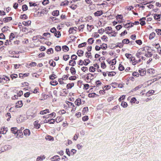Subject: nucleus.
I'll return each mask as SVG.
<instances>
[{
  "label": "nucleus",
  "mask_w": 161,
  "mask_h": 161,
  "mask_svg": "<svg viewBox=\"0 0 161 161\" xmlns=\"http://www.w3.org/2000/svg\"><path fill=\"white\" fill-rule=\"evenodd\" d=\"M51 36H54L57 38H59L60 36V32L58 31H57L56 29L54 28L51 29Z\"/></svg>",
  "instance_id": "nucleus-1"
},
{
  "label": "nucleus",
  "mask_w": 161,
  "mask_h": 161,
  "mask_svg": "<svg viewBox=\"0 0 161 161\" xmlns=\"http://www.w3.org/2000/svg\"><path fill=\"white\" fill-rule=\"evenodd\" d=\"M110 64V68L112 70H114L115 68V65L116 64V61L115 59H114L108 61V62Z\"/></svg>",
  "instance_id": "nucleus-2"
},
{
  "label": "nucleus",
  "mask_w": 161,
  "mask_h": 161,
  "mask_svg": "<svg viewBox=\"0 0 161 161\" xmlns=\"http://www.w3.org/2000/svg\"><path fill=\"white\" fill-rule=\"evenodd\" d=\"M145 53V51L144 49L141 48L139 49L137 51V53L136 54V56L139 58L142 57L141 56V55L144 54Z\"/></svg>",
  "instance_id": "nucleus-3"
},
{
  "label": "nucleus",
  "mask_w": 161,
  "mask_h": 161,
  "mask_svg": "<svg viewBox=\"0 0 161 161\" xmlns=\"http://www.w3.org/2000/svg\"><path fill=\"white\" fill-rule=\"evenodd\" d=\"M91 58L90 55H88V57L86 56V58L84 60V65L87 66L91 62Z\"/></svg>",
  "instance_id": "nucleus-4"
},
{
  "label": "nucleus",
  "mask_w": 161,
  "mask_h": 161,
  "mask_svg": "<svg viewBox=\"0 0 161 161\" xmlns=\"http://www.w3.org/2000/svg\"><path fill=\"white\" fill-rule=\"evenodd\" d=\"M96 86H95L94 87V89L96 90H98L101 88L103 87L102 86V83L99 80L97 81L96 82Z\"/></svg>",
  "instance_id": "nucleus-5"
},
{
  "label": "nucleus",
  "mask_w": 161,
  "mask_h": 161,
  "mask_svg": "<svg viewBox=\"0 0 161 161\" xmlns=\"http://www.w3.org/2000/svg\"><path fill=\"white\" fill-rule=\"evenodd\" d=\"M106 33L108 34L110 36L113 37H115L117 34V32L114 31H113L112 29L110 32H108V31L106 32Z\"/></svg>",
  "instance_id": "nucleus-6"
},
{
  "label": "nucleus",
  "mask_w": 161,
  "mask_h": 161,
  "mask_svg": "<svg viewBox=\"0 0 161 161\" xmlns=\"http://www.w3.org/2000/svg\"><path fill=\"white\" fill-rule=\"evenodd\" d=\"M77 28L76 27H71L69 30V32L70 34H75L76 32Z\"/></svg>",
  "instance_id": "nucleus-7"
},
{
  "label": "nucleus",
  "mask_w": 161,
  "mask_h": 161,
  "mask_svg": "<svg viewBox=\"0 0 161 161\" xmlns=\"http://www.w3.org/2000/svg\"><path fill=\"white\" fill-rule=\"evenodd\" d=\"M23 103L22 101H19L16 103L15 107L17 108H19L22 106Z\"/></svg>",
  "instance_id": "nucleus-8"
},
{
  "label": "nucleus",
  "mask_w": 161,
  "mask_h": 161,
  "mask_svg": "<svg viewBox=\"0 0 161 161\" xmlns=\"http://www.w3.org/2000/svg\"><path fill=\"white\" fill-rule=\"evenodd\" d=\"M131 61H132V64L135 65L136 63H139L141 61V59H139L138 60H136L134 58H131Z\"/></svg>",
  "instance_id": "nucleus-9"
},
{
  "label": "nucleus",
  "mask_w": 161,
  "mask_h": 161,
  "mask_svg": "<svg viewBox=\"0 0 161 161\" xmlns=\"http://www.w3.org/2000/svg\"><path fill=\"white\" fill-rule=\"evenodd\" d=\"M47 115L45 116H44V117L46 118V119L44 120V123H49L50 124V118H49V116H48L47 117Z\"/></svg>",
  "instance_id": "nucleus-10"
},
{
  "label": "nucleus",
  "mask_w": 161,
  "mask_h": 161,
  "mask_svg": "<svg viewBox=\"0 0 161 161\" xmlns=\"http://www.w3.org/2000/svg\"><path fill=\"white\" fill-rule=\"evenodd\" d=\"M94 67H95V69L98 72H101V71L99 68V65L97 64H93Z\"/></svg>",
  "instance_id": "nucleus-11"
},
{
  "label": "nucleus",
  "mask_w": 161,
  "mask_h": 161,
  "mask_svg": "<svg viewBox=\"0 0 161 161\" xmlns=\"http://www.w3.org/2000/svg\"><path fill=\"white\" fill-rule=\"evenodd\" d=\"M24 134L26 136H29L30 134V130L28 129H26L24 131Z\"/></svg>",
  "instance_id": "nucleus-12"
},
{
  "label": "nucleus",
  "mask_w": 161,
  "mask_h": 161,
  "mask_svg": "<svg viewBox=\"0 0 161 161\" xmlns=\"http://www.w3.org/2000/svg\"><path fill=\"white\" fill-rule=\"evenodd\" d=\"M45 158V156L44 155H42L40 156H38L36 159V161H42L43 159Z\"/></svg>",
  "instance_id": "nucleus-13"
},
{
  "label": "nucleus",
  "mask_w": 161,
  "mask_h": 161,
  "mask_svg": "<svg viewBox=\"0 0 161 161\" xmlns=\"http://www.w3.org/2000/svg\"><path fill=\"white\" fill-rule=\"evenodd\" d=\"M130 102L132 103H136L137 104H138L139 103V102L138 101H137V100L135 97H133L131 98V100L130 101Z\"/></svg>",
  "instance_id": "nucleus-14"
},
{
  "label": "nucleus",
  "mask_w": 161,
  "mask_h": 161,
  "mask_svg": "<svg viewBox=\"0 0 161 161\" xmlns=\"http://www.w3.org/2000/svg\"><path fill=\"white\" fill-rule=\"evenodd\" d=\"M12 19V18L11 17H9L4 18L3 19V20L5 23H7L11 21Z\"/></svg>",
  "instance_id": "nucleus-15"
},
{
  "label": "nucleus",
  "mask_w": 161,
  "mask_h": 161,
  "mask_svg": "<svg viewBox=\"0 0 161 161\" xmlns=\"http://www.w3.org/2000/svg\"><path fill=\"white\" fill-rule=\"evenodd\" d=\"M11 131L13 133L16 134L17 133L18 130L17 127H12L11 128Z\"/></svg>",
  "instance_id": "nucleus-16"
},
{
  "label": "nucleus",
  "mask_w": 161,
  "mask_h": 161,
  "mask_svg": "<svg viewBox=\"0 0 161 161\" xmlns=\"http://www.w3.org/2000/svg\"><path fill=\"white\" fill-rule=\"evenodd\" d=\"M84 51L81 50H79L77 51V54L79 57L82 56L83 55Z\"/></svg>",
  "instance_id": "nucleus-17"
},
{
  "label": "nucleus",
  "mask_w": 161,
  "mask_h": 161,
  "mask_svg": "<svg viewBox=\"0 0 161 161\" xmlns=\"http://www.w3.org/2000/svg\"><path fill=\"white\" fill-rule=\"evenodd\" d=\"M89 71L90 72L92 73H94L96 71L93 65L90 67L89 68Z\"/></svg>",
  "instance_id": "nucleus-18"
},
{
  "label": "nucleus",
  "mask_w": 161,
  "mask_h": 161,
  "mask_svg": "<svg viewBox=\"0 0 161 161\" xmlns=\"http://www.w3.org/2000/svg\"><path fill=\"white\" fill-rule=\"evenodd\" d=\"M38 121L36 120L34 122V124L35 127L37 129H39L40 126V125L38 124Z\"/></svg>",
  "instance_id": "nucleus-19"
},
{
  "label": "nucleus",
  "mask_w": 161,
  "mask_h": 161,
  "mask_svg": "<svg viewBox=\"0 0 161 161\" xmlns=\"http://www.w3.org/2000/svg\"><path fill=\"white\" fill-rule=\"evenodd\" d=\"M103 13L102 11H98L95 13L94 15L95 16H98L102 15Z\"/></svg>",
  "instance_id": "nucleus-20"
},
{
  "label": "nucleus",
  "mask_w": 161,
  "mask_h": 161,
  "mask_svg": "<svg viewBox=\"0 0 161 161\" xmlns=\"http://www.w3.org/2000/svg\"><path fill=\"white\" fill-rule=\"evenodd\" d=\"M88 111V108L87 107H85L83 108V110L82 111V113L83 115L86 114Z\"/></svg>",
  "instance_id": "nucleus-21"
},
{
  "label": "nucleus",
  "mask_w": 161,
  "mask_h": 161,
  "mask_svg": "<svg viewBox=\"0 0 161 161\" xmlns=\"http://www.w3.org/2000/svg\"><path fill=\"white\" fill-rule=\"evenodd\" d=\"M76 64V62L75 61L73 60H70L69 62V64L72 66H73Z\"/></svg>",
  "instance_id": "nucleus-22"
},
{
  "label": "nucleus",
  "mask_w": 161,
  "mask_h": 161,
  "mask_svg": "<svg viewBox=\"0 0 161 161\" xmlns=\"http://www.w3.org/2000/svg\"><path fill=\"white\" fill-rule=\"evenodd\" d=\"M62 49L64 52H67L69 50V48L68 47L65 45L62 47Z\"/></svg>",
  "instance_id": "nucleus-23"
},
{
  "label": "nucleus",
  "mask_w": 161,
  "mask_h": 161,
  "mask_svg": "<svg viewBox=\"0 0 161 161\" xmlns=\"http://www.w3.org/2000/svg\"><path fill=\"white\" fill-rule=\"evenodd\" d=\"M59 14V11L58 10H56L54 11L52 13V15L53 16H58Z\"/></svg>",
  "instance_id": "nucleus-24"
},
{
  "label": "nucleus",
  "mask_w": 161,
  "mask_h": 161,
  "mask_svg": "<svg viewBox=\"0 0 161 161\" xmlns=\"http://www.w3.org/2000/svg\"><path fill=\"white\" fill-rule=\"evenodd\" d=\"M31 21L29 20L27 22L24 21L22 22L23 24L25 26H28L31 24Z\"/></svg>",
  "instance_id": "nucleus-25"
},
{
  "label": "nucleus",
  "mask_w": 161,
  "mask_h": 161,
  "mask_svg": "<svg viewBox=\"0 0 161 161\" xmlns=\"http://www.w3.org/2000/svg\"><path fill=\"white\" fill-rule=\"evenodd\" d=\"M70 72L73 75H75L76 73V70L75 69L74 67H71L70 69Z\"/></svg>",
  "instance_id": "nucleus-26"
},
{
  "label": "nucleus",
  "mask_w": 161,
  "mask_h": 161,
  "mask_svg": "<svg viewBox=\"0 0 161 161\" xmlns=\"http://www.w3.org/2000/svg\"><path fill=\"white\" fill-rule=\"evenodd\" d=\"M133 23H128L125 25V26L127 28H129L132 27L133 25Z\"/></svg>",
  "instance_id": "nucleus-27"
},
{
  "label": "nucleus",
  "mask_w": 161,
  "mask_h": 161,
  "mask_svg": "<svg viewBox=\"0 0 161 161\" xmlns=\"http://www.w3.org/2000/svg\"><path fill=\"white\" fill-rule=\"evenodd\" d=\"M139 72L140 73V75L141 76H143L145 75L146 73V71L143 70L142 69L141 70H139Z\"/></svg>",
  "instance_id": "nucleus-28"
},
{
  "label": "nucleus",
  "mask_w": 161,
  "mask_h": 161,
  "mask_svg": "<svg viewBox=\"0 0 161 161\" xmlns=\"http://www.w3.org/2000/svg\"><path fill=\"white\" fill-rule=\"evenodd\" d=\"M81 103V100L80 99H77L75 101V104L77 106H80Z\"/></svg>",
  "instance_id": "nucleus-29"
},
{
  "label": "nucleus",
  "mask_w": 161,
  "mask_h": 161,
  "mask_svg": "<svg viewBox=\"0 0 161 161\" xmlns=\"http://www.w3.org/2000/svg\"><path fill=\"white\" fill-rule=\"evenodd\" d=\"M101 47L102 49L105 50L107 47V45L106 44L103 43L102 45H101Z\"/></svg>",
  "instance_id": "nucleus-30"
},
{
  "label": "nucleus",
  "mask_w": 161,
  "mask_h": 161,
  "mask_svg": "<svg viewBox=\"0 0 161 161\" xmlns=\"http://www.w3.org/2000/svg\"><path fill=\"white\" fill-rule=\"evenodd\" d=\"M86 45V42H84L81 43L78 45V47L79 48H82L83 47H85Z\"/></svg>",
  "instance_id": "nucleus-31"
},
{
  "label": "nucleus",
  "mask_w": 161,
  "mask_h": 161,
  "mask_svg": "<svg viewBox=\"0 0 161 161\" xmlns=\"http://www.w3.org/2000/svg\"><path fill=\"white\" fill-rule=\"evenodd\" d=\"M121 106L124 108H126L127 107V103L125 102H122L121 104Z\"/></svg>",
  "instance_id": "nucleus-32"
},
{
  "label": "nucleus",
  "mask_w": 161,
  "mask_h": 161,
  "mask_svg": "<svg viewBox=\"0 0 161 161\" xmlns=\"http://www.w3.org/2000/svg\"><path fill=\"white\" fill-rule=\"evenodd\" d=\"M74 86V83H69L67 85V89L71 88Z\"/></svg>",
  "instance_id": "nucleus-33"
},
{
  "label": "nucleus",
  "mask_w": 161,
  "mask_h": 161,
  "mask_svg": "<svg viewBox=\"0 0 161 161\" xmlns=\"http://www.w3.org/2000/svg\"><path fill=\"white\" fill-rule=\"evenodd\" d=\"M22 9L23 11H25L28 9V7L26 4H24L22 6Z\"/></svg>",
  "instance_id": "nucleus-34"
},
{
  "label": "nucleus",
  "mask_w": 161,
  "mask_h": 161,
  "mask_svg": "<svg viewBox=\"0 0 161 161\" xmlns=\"http://www.w3.org/2000/svg\"><path fill=\"white\" fill-rule=\"evenodd\" d=\"M154 18L155 19H158L160 18V15L159 14H155L154 15Z\"/></svg>",
  "instance_id": "nucleus-35"
},
{
  "label": "nucleus",
  "mask_w": 161,
  "mask_h": 161,
  "mask_svg": "<svg viewBox=\"0 0 161 161\" xmlns=\"http://www.w3.org/2000/svg\"><path fill=\"white\" fill-rule=\"evenodd\" d=\"M97 95L96 94L94 93H89L88 95V96L89 97H95Z\"/></svg>",
  "instance_id": "nucleus-36"
},
{
  "label": "nucleus",
  "mask_w": 161,
  "mask_h": 161,
  "mask_svg": "<svg viewBox=\"0 0 161 161\" xmlns=\"http://www.w3.org/2000/svg\"><path fill=\"white\" fill-rule=\"evenodd\" d=\"M155 33L153 32H152L151 34H150L149 38L150 39H152L153 38L155 37Z\"/></svg>",
  "instance_id": "nucleus-37"
},
{
  "label": "nucleus",
  "mask_w": 161,
  "mask_h": 161,
  "mask_svg": "<svg viewBox=\"0 0 161 161\" xmlns=\"http://www.w3.org/2000/svg\"><path fill=\"white\" fill-rule=\"evenodd\" d=\"M58 84V82L56 80H51V85L55 86Z\"/></svg>",
  "instance_id": "nucleus-38"
},
{
  "label": "nucleus",
  "mask_w": 161,
  "mask_h": 161,
  "mask_svg": "<svg viewBox=\"0 0 161 161\" xmlns=\"http://www.w3.org/2000/svg\"><path fill=\"white\" fill-rule=\"evenodd\" d=\"M145 19V18H143L142 19H140V24L141 25H144L145 24V22L144 21V20Z\"/></svg>",
  "instance_id": "nucleus-39"
},
{
  "label": "nucleus",
  "mask_w": 161,
  "mask_h": 161,
  "mask_svg": "<svg viewBox=\"0 0 161 161\" xmlns=\"http://www.w3.org/2000/svg\"><path fill=\"white\" fill-rule=\"evenodd\" d=\"M18 134L17 136H18V135H19V137H20L22 138L23 136H22L23 135V133L21 132V130H18V132H17Z\"/></svg>",
  "instance_id": "nucleus-40"
},
{
  "label": "nucleus",
  "mask_w": 161,
  "mask_h": 161,
  "mask_svg": "<svg viewBox=\"0 0 161 161\" xmlns=\"http://www.w3.org/2000/svg\"><path fill=\"white\" fill-rule=\"evenodd\" d=\"M8 27L4 26L2 29V31L3 32H4L8 30Z\"/></svg>",
  "instance_id": "nucleus-41"
},
{
  "label": "nucleus",
  "mask_w": 161,
  "mask_h": 161,
  "mask_svg": "<svg viewBox=\"0 0 161 161\" xmlns=\"http://www.w3.org/2000/svg\"><path fill=\"white\" fill-rule=\"evenodd\" d=\"M132 75L134 77H138L139 76V74L137 72H134L132 73Z\"/></svg>",
  "instance_id": "nucleus-42"
},
{
  "label": "nucleus",
  "mask_w": 161,
  "mask_h": 161,
  "mask_svg": "<svg viewBox=\"0 0 161 161\" xmlns=\"http://www.w3.org/2000/svg\"><path fill=\"white\" fill-rule=\"evenodd\" d=\"M14 37H15V36L14 35V34L13 33H11L10 34V36H9L10 40L11 41V40H13V38H14Z\"/></svg>",
  "instance_id": "nucleus-43"
},
{
  "label": "nucleus",
  "mask_w": 161,
  "mask_h": 161,
  "mask_svg": "<svg viewBox=\"0 0 161 161\" xmlns=\"http://www.w3.org/2000/svg\"><path fill=\"white\" fill-rule=\"evenodd\" d=\"M58 81L60 84H65L66 83L65 81L63 79L61 78L59 79Z\"/></svg>",
  "instance_id": "nucleus-44"
},
{
  "label": "nucleus",
  "mask_w": 161,
  "mask_h": 161,
  "mask_svg": "<svg viewBox=\"0 0 161 161\" xmlns=\"http://www.w3.org/2000/svg\"><path fill=\"white\" fill-rule=\"evenodd\" d=\"M20 18L22 19H26L27 18V16L25 14H23L21 15Z\"/></svg>",
  "instance_id": "nucleus-45"
},
{
  "label": "nucleus",
  "mask_w": 161,
  "mask_h": 161,
  "mask_svg": "<svg viewBox=\"0 0 161 161\" xmlns=\"http://www.w3.org/2000/svg\"><path fill=\"white\" fill-rule=\"evenodd\" d=\"M87 28L88 31H90L94 27L93 25H87Z\"/></svg>",
  "instance_id": "nucleus-46"
},
{
  "label": "nucleus",
  "mask_w": 161,
  "mask_h": 161,
  "mask_svg": "<svg viewBox=\"0 0 161 161\" xmlns=\"http://www.w3.org/2000/svg\"><path fill=\"white\" fill-rule=\"evenodd\" d=\"M69 58V56L68 55H64L63 56V58L64 60L66 61L68 60Z\"/></svg>",
  "instance_id": "nucleus-47"
},
{
  "label": "nucleus",
  "mask_w": 161,
  "mask_h": 161,
  "mask_svg": "<svg viewBox=\"0 0 161 161\" xmlns=\"http://www.w3.org/2000/svg\"><path fill=\"white\" fill-rule=\"evenodd\" d=\"M112 30V28L111 27H107L105 29L106 33L108 31V32H110Z\"/></svg>",
  "instance_id": "nucleus-48"
},
{
  "label": "nucleus",
  "mask_w": 161,
  "mask_h": 161,
  "mask_svg": "<svg viewBox=\"0 0 161 161\" xmlns=\"http://www.w3.org/2000/svg\"><path fill=\"white\" fill-rule=\"evenodd\" d=\"M94 40L92 38L89 39L88 40V42L90 44H92L93 43Z\"/></svg>",
  "instance_id": "nucleus-49"
},
{
  "label": "nucleus",
  "mask_w": 161,
  "mask_h": 161,
  "mask_svg": "<svg viewBox=\"0 0 161 161\" xmlns=\"http://www.w3.org/2000/svg\"><path fill=\"white\" fill-rule=\"evenodd\" d=\"M18 76V75L17 74H13L10 75V78L13 80L14 78H16Z\"/></svg>",
  "instance_id": "nucleus-50"
},
{
  "label": "nucleus",
  "mask_w": 161,
  "mask_h": 161,
  "mask_svg": "<svg viewBox=\"0 0 161 161\" xmlns=\"http://www.w3.org/2000/svg\"><path fill=\"white\" fill-rule=\"evenodd\" d=\"M88 68L87 67H86L83 66V67H82L81 68V70L82 71H83V72H86V71H87L88 70Z\"/></svg>",
  "instance_id": "nucleus-51"
},
{
  "label": "nucleus",
  "mask_w": 161,
  "mask_h": 161,
  "mask_svg": "<svg viewBox=\"0 0 161 161\" xmlns=\"http://www.w3.org/2000/svg\"><path fill=\"white\" fill-rule=\"evenodd\" d=\"M103 89L104 90H107L109 89H110L111 88V87L109 85H107L106 86H105L104 87H102Z\"/></svg>",
  "instance_id": "nucleus-52"
},
{
  "label": "nucleus",
  "mask_w": 161,
  "mask_h": 161,
  "mask_svg": "<svg viewBox=\"0 0 161 161\" xmlns=\"http://www.w3.org/2000/svg\"><path fill=\"white\" fill-rule=\"evenodd\" d=\"M119 69L120 71H122L124 69V68L121 64H120L119 67Z\"/></svg>",
  "instance_id": "nucleus-53"
},
{
  "label": "nucleus",
  "mask_w": 161,
  "mask_h": 161,
  "mask_svg": "<svg viewBox=\"0 0 161 161\" xmlns=\"http://www.w3.org/2000/svg\"><path fill=\"white\" fill-rule=\"evenodd\" d=\"M107 37L105 36H103L101 37V39L104 42H106L107 41Z\"/></svg>",
  "instance_id": "nucleus-54"
},
{
  "label": "nucleus",
  "mask_w": 161,
  "mask_h": 161,
  "mask_svg": "<svg viewBox=\"0 0 161 161\" xmlns=\"http://www.w3.org/2000/svg\"><path fill=\"white\" fill-rule=\"evenodd\" d=\"M49 3V0H44L42 2V3L43 5H46Z\"/></svg>",
  "instance_id": "nucleus-55"
},
{
  "label": "nucleus",
  "mask_w": 161,
  "mask_h": 161,
  "mask_svg": "<svg viewBox=\"0 0 161 161\" xmlns=\"http://www.w3.org/2000/svg\"><path fill=\"white\" fill-rule=\"evenodd\" d=\"M129 42V41L128 39H125L122 41V43L124 44H127Z\"/></svg>",
  "instance_id": "nucleus-56"
},
{
  "label": "nucleus",
  "mask_w": 161,
  "mask_h": 161,
  "mask_svg": "<svg viewBox=\"0 0 161 161\" xmlns=\"http://www.w3.org/2000/svg\"><path fill=\"white\" fill-rule=\"evenodd\" d=\"M115 74H116V73H115L114 71H112V72H109L108 74V75L109 76H113L115 75Z\"/></svg>",
  "instance_id": "nucleus-57"
},
{
  "label": "nucleus",
  "mask_w": 161,
  "mask_h": 161,
  "mask_svg": "<svg viewBox=\"0 0 161 161\" xmlns=\"http://www.w3.org/2000/svg\"><path fill=\"white\" fill-rule=\"evenodd\" d=\"M8 130L7 128H4L2 131H1L2 133L3 134H5Z\"/></svg>",
  "instance_id": "nucleus-58"
},
{
  "label": "nucleus",
  "mask_w": 161,
  "mask_h": 161,
  "mask_svg": "<svg viewBox=\"0 0 161 161\" xmlns=\"http://www.w3.org/2000/svg\"><path fill=\"white\" fill-rule=\"evenodd\" d=\"M76 78V76H72L69 77V79L70 80H75Z\"/></svg>",
  "instance_id": "nucleus-59"
},
{
  "label": "nucleus",
  "mask_w": 161,
  "mask_h": 161,
  "mask_svg": "<svg viewBox=\"0 0 161 161\" xmlns=\"http://www.w3.org/2000/svg\"><path fill=\"white\" fill-rule=\"evenodd\" d=\"M106 65L105 63L103 62H102L101 63V67L103 69H105L106 68Z\"/></svg>",
  "instance_id": "nucleus-60"
},
{
  "label": "nucleus",
  "mask_w": 161,
  "mask_h": 161,
  "mask_svg": "<svg viewBox=\"0 0 161 161\" xmlns=\"http://www.w3.org/2000/svg\"><path fill=\"white\" fill-rule=\"evenodd\" d=\"M79 64L80 65H84V61L82 60H80L79 61Z\"/></svg>",
  "instance_id": "nucleus-61"
},
{
  "label": "nucleus",
  "mask_w": 161,
  "mask_h": 161,
  "mask_svg": "<svg viewBox=\"0 0 161 161\" xmlns=\"http://www.w3.org/2000/svg\"><path fill=\"white\" fill-rule=\"evenodd\" d=\"M77 56L75 55H73L71 57V58L74 61L77 59Z\"/></svg>",
  "instance_id": "nucleus-62"
},
{
  "label": "nucleus",
  "mask_w": 161,
  "mask_h": 161,
  "mask_svg": "<svg viewBox=\"0 0 161 161\" xmlns=\"http://www.w3.org/2000/svg\"><path fill=\"white\" fill-rule=\"evenodd\" d=\"M68 77L69 76L68 75H64L62 79H63L65 81L68 79Z\"/></svg>",
  "instance_id": "nucleus-63"
},
{
  "label": "nucleus",
  "mask_w": 161,
  "mask_h": 161,
  "mask_svg": "<svg viewBox=\"0 0 161 161\" xmlns=\"http://www.w3.org/2000/svg\"><path fill=\"white\" fill-rule=\"evenodd\" d=\"M122 28V26L121 25H117L115 27L116 29L118 30L119 31Z\"/></svg>",
  "instance_id": "nucleus-64"
}]
</instances>
